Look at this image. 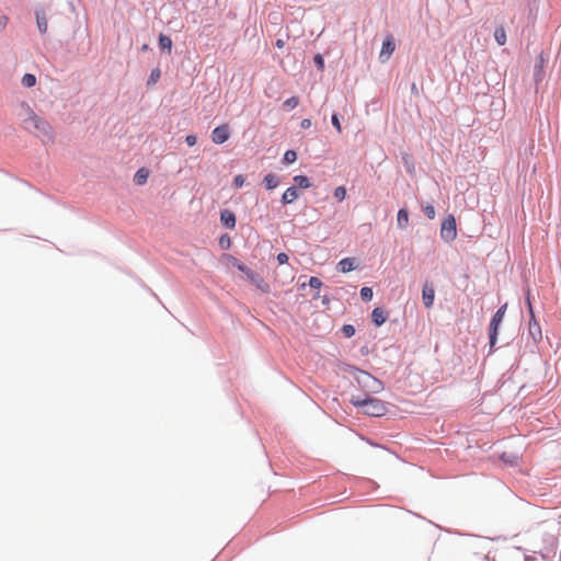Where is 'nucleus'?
<instances>
[{"instance_id": "1", "label": "nucleus", "mask_w": 561, "mask_h": 561, "mask_svg": "<svg viewBox=\"0 0 561 561\" xmlns=\"http://www.w3.org/2000/svg\"><path fill=\"white\" fill-rule=\"evenodd\" d=\"M25 117L22 119V126L25 130L34 133L43 141H53L54 133L50 124L41 118L26 103L21 104Z\"/></svg>"}, {"instance_id": "2", "label": "nucleus", "mask_w": 561, "mask_h": 561, "mask_svg": "<svg viewBox=\"0 0 561 561\" xmlns=\"http://www.w3.org/2000/svg\"><path fill=\"white\" fill-rule=\"evenodd\" d=\"M351 403L354 407L362 409L363 413L369 416L379 417L385 415L387 412V407L383 401L368 394L352 396Z\"/></svg>"}, {"instance_id": "3", "label": "nucleus", "mask_w": 561, "mask_h": 561, "mask_svg": "<svg viewBox=\"0 0 561 561\" xmlns=\"http://www.w3.org/2000/svg\"><path fill=\"white\" fill-rule=\"evenodd\" d=\"M506 308H507V304H504L503 306H501L497 311L495 312V314L493 316L491 322H490V328H489V336H490V346L491 348L495 345L496 343V340H497V331H499V328L504 319V316H505V312H506Z\"/></svg>"}, {"instance_id": "4", "label": "nucleus", "mask_w": 561, "mask_h": 561, "mask_svg": "<svg viewBox=\"0 0 561 561\" xmlns=\"http://www.w3.org/2000/svg\"><path fill=\"white\" fill-rule=\"evenodd\" d=\"M440 238L445 242H453L457 238L456 219L454 215H448L440 226Z\"/></svg>"}, {"instance_id": "5", "label": "nucleus", "mask_w": 561, "mask_h": 561, "mask_svg": "<svg viewBox=\"0 0 561 561\" xmlns=\"http://www.w3.org/2000/svg\"><path fill=\"white\" fill-rule=\"evenodd\" d=\"M228 260L230 261L232 266L237 267L239 271L244 273L251 283L255 284L259 287L261 286L263 279L257 274H255L253 271H251L249 267H247L243 263H241L238 259L233 256H228Z\"/></svg>"}, {"instance_id": "6", "label": "nucleus", "mask_w": 561, "mask_h": 561, "mask_svg": "<svg viewBox=\"0 0 561 561\" xmlns=\"http://www.w3.org/2000/svg\"><path fill=\"white\" fill-rule=\"evenodd\" d=\"M527 302H528L529 314H530L528 331H529V334L531 335L533 340L535 342H537V341H540L541 336H542L541 328L535 318L533 306H531L529 298L527 299Z\"/></svg>"}, {"instance_id": "7", "label": "nucleus", "mask_w": 561, "mask_h": 561, "mask_svg": "<svg viewBox=\"0 0 561 561\" xmlns=\"http://www.w3.org/2000/svg\"><path fill=\"white\" fill-rule=\"evenodd\" d=\"M230 137V128L229 125L224 124L218 127H216L211 131V140L216 145H221L226 142Z\"/></svg>"}, {"instance_id": "8", "label": "nucleus", "mask_w": 561, "mask_h": 561, "mask_svg": "<svg viewBox=\"0 0 561 561\" xmlns=\"http://www.w3.org/2000/svg\"><path fill=\"white\" fill-rule=\"evenodd\" d=\"M394 49H396V44H394L393 37H392V35H388L382 43V48L379 54L380 61L381 62L388 61V59L390 58V56L392 55Z\"/></svg>"}, {"instance_id": "9", "label": "nucleus", "mask_w": 561, "mask_h": 561, "mask_svg": "<svg viewBox=\"0 0 561 561\" xmlns=\"http://www.w3.org/2000/svg\"><path fill=\"white\" fill-rule=\"evenodd\" d=\"M362 381L373 393L380 392L383 389L382 382L367 373H363Z\"/></svg>"}, {"instance_id": "10", "label": "nucleus", "mask_w": 561, "mask_h": 561, "mask_svg": "<svg viewBox=\"0 0 561 561\" xmlns=\"http://www.w3.org/2000/svg\"><path fill=\"white\" fill-rule=\"evenodd\" d=\"M423 304L426 308H431L434 304L435 290L428 284H425L422 293Z\"/></svg>"}, {"instance_id": "11", "label": "nucleus", "mask_w": 561, "mask_h": 561, "mask_svg": "<svg viewBox=\"0 0 561 561\" xmlns=\"http://www.w3.org/2000/svg\"><path fill=\"white\" fill-rule=\"evenodd\" d=\"M220 220L222 225L229 229H233L236 226V216L230 210H222L220 214Z\"/></svg>"}, {"instance_id": "12", "label": "nucleus", "mask_w": 561, "mask_h": 561, "mask_svg": "<svg viewBox=\"0 0 561 561\" xmlns=\"http://www.w3.org/2000/svg\"><path fill=\"white\" fill-rule=\"evenodd\" d=\"M299 196V193H298V190L296 186H290L288 187L283 196H282V203L283 204H290L293 203L294 201H296Z\"/></svg>"}, {"instance_id": "13", "label": "nucleus", "mask_w": 561, "mask_h": 561, "mask_svg": "<svg viewBox=\"0 0 561 561\" xmlns=\"http://www.w3.org/2000/svg\"><path fill=\"white\" fill-rule=\"evenodd\" d=\"M337 268L342 273H348V272L355 270L356 268L355 259H353V257L342 259L337 264Z\"/></svg>"}, {"instance_id": "14", "label": "nucleus", "mask_w": 561, "mask_h": 561, "mask_svg": "<svg viewBox=\"0 0 561 561\" xmlns=\"http://www.w3.org/2000/svg\"><path fill=\"white\" fill-rule=\"evenodd\" d=\"M371 320L377 325H382L387 320V313L382 308H375L371 312Z\"/></svg>"}, {"instance_id": "15", "label": "nucleus", "mask_w": 561, "mask_h": 561, "mask_svg": "<svg viewBox=\"0 0 561 561\" xmlns=\"http://www.w3.org/2000/svg\"><path fill=\"white\" fill-rule=\"evenodd\" d=\"M36 23H37L38 31L42 34H45L48 28V22H47V18H46V14L44 11L36 12Z\"/></svg>"}, {"instance_id": "16", "label": "nucleus", "mask_w": 561, "mask_h": 561, "mask_svg": "<svg viewBox=\"0 0 561 561\" xmlns=\"http://www.w3.org/2000/svg\"><path fill=\"white\" fill-rule=\"evenodd\" d=\"M159 47L161 50H165L168 54H171L173 47V42L171 37L164 34H160Z\"/></svg>"}, {"instance_id": "17", "label": "nucleus", "mask_w": 561, "mask_h": 561, "mask_svg": "<svg viewBox=\"0 0 561 561\" xmlns=\"http://www.w3.org/2000/svg\"><path fill=\"white\" fill-rule=\"evenodd\" d=\"M408 222H409V214H408V210L404 209V208H401L399 211H398V215H397V225L400 229H404L407 226H408Z\"/></svg>"}, {"instance_id": "18", "label": "nucleus", "mask_w": 561, "mask_h": 561, "mask_svg": "<svg viewBox=\"0 0 561 561\" xmlns=\"http://www.w3.org/2000/svg\"><path fill=\"white\" fill-rule=\"evenodd\" d=\"M148 175H149L148 170L145 168H141L136 172L134 181L137 185H144L147 182Z\"/></svg>"}, {"instance_id": "19", "label": "nucleus", "mask_w": 561, "mask_h": 561, "mask_svg": "<svg viewBox=\"0 0 561 561\" xmlns=\"http://www.w3.org/2000/svg\"><path fill=\"white\" fill-rule=\"evenodd\" d=\"M278 183H279L278 178L273 173H268L264 178V184L267 190H273V188L277 187Z\"/></svg>"}, {"instance_id": "20", "label": "nucleus", "mask_w": 561, "mask_h": 561, "mask_svg": "<svg viewBox=\"0 0 561 561\" xmlns=\"http://www.w3.org/2000/svg\"><path fill=\"white\" fill-rule=\"evenodd\" d=\"M494 38L499 45H504L506 43V32L504 27L500 26L494 32Z\"/></svg>"}, {"instance_id": "21", "label": "nucleus", "mask_w": 561, "mask_h": 561, "mask_svg": "<svg viewBox=\"0 0 561 561\" xmlns=\"http://www.w3.org/2000/svg\"><path fill=\"white\" fill-rule=\"evenodd\" d=\"M294 182L300 188H309L311 186V183L306 175H296L294 178Z\"/></svg>"}, {"instance_id": "22", "label": "nucleus", "mask_w": 561, "mask_h": 561, "mask_svg": "<svg viewBox=\"0 0 561 561\" xmlns=\"http://www.w3.org/2000/svg\"><path fill=\"white\" fill-rule=\"evenodd\" d=\"M36 83V77L32 73H25L23 77H22V84L25 87V88H32L34 87Z\"/></svg>"}, {"instance_id": "23", "label": "nucleus", "mask_w": 561, "mask_h": 561, "mask_svg": "<svg viewBox=\"0 0 561 561\" xmlns=\"http://www.w3.org/2000/svg\"><path fill=\"white\" fill-rule=\"evenodd\" d=\"M299 104V99L297 96H291L289 99H287L284 103H283V106L290 111V110H294L295 107H297Z\"/></svg>"}, {"instance_id": "24", "label": "nucleus", "mask_w": 561, "mask_h": 561, "mask_svg": "<svg viewBox=\"0 0 561 561\" xmlns=\"http://www.w3.org/2000/svg\"><path fill=\"white\" fill-rule=\"evenodd\" d=\"M333 196L339 201L343 202L346 197V188L345 186H337L334 188Z\"/></svg>"}, {"instance_id": "25", "label": "nucleus", "mask_w": 561, "mask_h": 561, "mask_svg": "<svg viewBox=\"0 0 561 561\" xmlns=\"http://www.w3.org/2000/svg\"><path fill=\"white\" fill-rule=\"evenodd\" d=\"M160 77H161V71H160V69H158V68L153 69V70L151 71V73H150V77H149V79H148L147 84H148V85L156 84V83L159 81Z\"/></svg>"}, {"instance_id": "26", "label": "nucleus", "mask_w": 561, "mask_h": 561, "mask_svg": "<svg viewBox=\"0 0 561 561\" xmlns=\"http://www.w3.org/2000/svg\"><path fill=\"white\" fill-rule=\"evenodd\" d=\"M297 159V153L294 150H287L284 154V162L285 163H294Z\"/></svg>"}, {"instance_id": "27", "label": "nucleus", "mask_w": 561, "mask_h": 561, "mask_svg": "<svg viewBox=\"0 0 561 561\" xmlns=\"http://www.w3.org/2000/svg\"><path fill=\"white\" fill-rule=\"evenodd\" d=\"M360 297L364 301H369L373 298V289L370 287H363L360 289Z\"/></svg>"}, {"instance_id": "28", "label": "nucleus", "mask_w": 561, "mask_h": 561, "mask_svg": "<svg viewBox=\"0 0 561 561\" xmlns=\"http://www.w3.org/2000/svg\"><path fill=\"white\" fill-rule=\"evenodd\" d=\"M342 332L345 337H352L355 334V328L352 324H344Z\"/></svg>"}, {"instance_id": "29", "label": "nucleus", "mask_w": 561, "mask_h": 561, "mask_svg": "<svg viewBox=\"0 0 561 561\" xmlns=\"http://www.w3.org/2000/svg\"><path fill=\"white\" fill-rule=\"evenodd\" d=\"M423 211L427 216V218H430V219H434L435 218L436 211H435L434 206L426 205V206H424Z\"/></svg>"}, {"instance_id": "30", "label": "nucleus", "mask_w": 561, "mask_h": 561, "mask_svg": "<svg viewBox=\"0 0 561 561\" xmlns=\"http://www.w3.org/2000/svg\"><path fill=\"white\" fill-rule=\"evenodd\" d=\"M317 68L322 71L324 69V59L320 54H317L313 58Z\"/></svg>"}, {"instance_id": "31", "label": "nucleus", "mask_w": 561, "mask_h": 561, "mask_svg": "<svg viewBox=\"0 0 561 561\" xmlns=\"http://www.w3.org/2000/svg\"><path fill=\"white\" fill-rule=\"evenodd\" d=\"M309 286L319 289L322 286V282L320 278L312 276L309 278Z\"/></svg>"}, {"instance_id": "32", "label": "nucleus", "mask_w": 561, "mask_h": 561, "mask_svg": "<svg viewBox=\"0 0 561 561\" xmlns=\"http://www.w3.org/2000/svg\"><path fill=\"white\" fill-rule=\"evenodd\" d=\"M245 182V178L242 174L234 176L233 184L237 188L241 187Z\"/></svg>"}, {"instance_id": "33", "label": "nucleus", "mask_w": 561, "mask_h": 561, "mask_svg": "<svg viewBox=\"0 0 561 561\" xmlns=\"http://www.w3.org/2000/svg\"><path fill=\"white\" fill-rule=\"evenodd\" d=\"M331 121L333 126L336 128L337 133H342V126L336 114L332 115Z\"/></svg>"}, {"instance_id": "34", "label": "nucleus", "mask_w": 561, "mask_h": 561, "mask_svg": "<svg viewBox=\"0 0 561 561\" xmlns=\"http://www.w3.org/2000/svg\"><path fill=\"white\" fill-rule=\"evenodd\" d=\"M185 142L190 146V147H193L196 145L197 142V138L195 135H187L186 138H185Z\"/></svg>"}, {"instance_id": "35", "label": "nucleus", "mask_w": 561, "mask_h": 561, "mask_svg": "<svg viewBox=\"0 0 561 561\" xmlns=\"http://www.w3.org/2000/svg\"><path fill=\"white\" fill-rule=\"evenodd\" d=\"M277 262L278 264H286L288 262V255L286 253H279L277 255Z\"/></svg>"}, {"instance_id": "36", "label": "nucleus", "mask_w": 561, "mask_h": 561, "mask_svg": "<svg viewBox=\"0 0 561 561\" xmlns=\"http://www.w3.org/2000/svg\"><path fill=\"white\" fill-rule=\"evenodd\" d=\"M311 125H312V123H311V119H309V118H304L300 123V126L302 129H308L311 127Z\"/></svg>"}, {"instance_id": "37", "label": "nucleus", "mask_w": 561, "mask_h": 561, "mask_svg": "<svg viewBox=\"0 0 561 561\" xmlns=\"http://www.w3.org/2000/svg\"><path fill=\"white\" fill-rule=\"evenodd\" d=\"M7 23H8V18L5 15H1L0 16V31H2L7 26Z\"/></svg>"}, {"instance_id": "38", "label": "nucleus", "mask_w": 561, "mask_h": 561, "mask_svg": "<svg viewBox=\"0 0 561 561\" xmlns=\"http://www.w3.org/2000/svg\"><path fill=\"white\" fill-rule=\"evenodd\" d=\"M276 46H277L278 48H283V47L285 46V42H284L283 39H280V38H278V39L276 41Z\"/></svg>"}, {"instance_id": "39", "label": "nucleus", "mask_w": 561, "mask_h": 561, "mask_svg": "<svg viewBox=\"0 0 561 561\" xmlns=\"http://www.w3.org/2000/svg\"><path fill=\"white\" fill-rule=\"evenodd\" d=\"M146 49H148V45H146V44H145V45L142 46V50H146Z\"/></svg>"}]
</instances>
